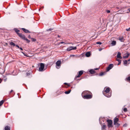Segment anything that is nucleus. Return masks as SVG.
Returning <instances> with one entry per match:
<instances>
[{"label": "nucleus", "mask_w": 130, "mask_h": 130, "mask_svg": "<svg viewBox=\"0 0 130 130\" xmlns=\"http://www.w3.org/2000/svg\"><path fill=\"white\" fill-rule=\"evenodd\" d=\"M128 61H130V59H129L128 60Z\"/></svg>", "instance_id": "56"}, {"label": "nucleus", "mask_w": 130, "mask_h": 130, "mask_svg": "<svg viewBox=\"0 0 130 130\" xmlns=\"http://www.w3.org/2000/svg\"><path fill=\"white\" fill-rule=\"evenodd\" d=\"M119 121V119L117 118H115L114 119V123L118 122Z\"/></svg>", "instance_id": "21"}, {"label": "nucleus", "mask_w": 130, "mask_h": 130, "mask_svg": "<svg viewBox=\"0 0 130 130\" xmlns=\"http://www.w3.org/2000/svg\"><path fill=\"white\" fill-rule=\"evenodd\" d=\"M14 30L15 31V32L17 33V34L18 33H19L18 32L20 31V30L17 28H14Z\"/></svg>", "instance_id": "23"}, {"label": "nucleus", "mask_w": 130, "mask_h": 130, "mask_svg": "<svg viewBox=\"0 0 130 130\" xmlns=\"http://www.w3.org/2000/svg\"><path fill=\"white\" fill-rule=\"evenodd\" d=\"M61 64V61L60 60H58L56 62V67L58 69L60 68Z\"/></svg>", "instance_id": "5"}, {"label": "nucleus", "mask_w": 130, "mask_h": 130, "mask_svg": "<svg viewBox=\"0 0 130 130\" xmlns=\"http://www.w3.org/2000/svg\"><path fill=\"white\" fill-rule=\"evenodd\" d=\"M113 65L112 64H110L109 66L107 67L106 71H109L113 67Z\"/></svg>", "instance_id": "7"}, {"label": "nucleus", "mask_w": 130, "mask_h": 130, "mask_svg": "<svg viewBox=\"0 0 130 130\" xmlns=\"http://www.w3.org/2000/svg\"><path fill=\"white\" fill-rule=\"evenodd\" d=\"M64 84L66 88H67L69 87L70 86V84L67 83H64Z\"/></svg>", "instance_id": "13"}, {"label": "nucleus", "mask_w": 130, "mask_h": 130, "mask_svg": "<svg viewBox=\"0 0 130 130\" xmlns=\"http://www.w3.org/2000/svg\"><path fill=\"white\" fill-rule=\"evenodd\" d=\"M121 53L120 52H118L117 56V58H118L121 59L122 57L121 56Z\"/></svg>", "instance_id": "11"}, {"label": "nucleus", "mask_w": 130, "mask_h": 130, "mask_svg": "<svg viewBox=\"0 0 130 130\" xmlns=\"http://www.w3.org/2000/svg\"><path fill=\"white\" fill-rule=\"evenodd\" d=\"M103 94L107 97L109 98L111 96V91L110 90H105L103 91Z\"/></svg>", "instance_id": "1"}, {"label": "nucleus", "mask_w": 130, "mask_h": 130, "mask_svg": "<svg viewBox=\"0 0 130 130\" xmlns=\"http://www.w3.org/2000/svg\"><path fill=\"white\" fill-rule=\"evenodd\" d=\"M71 91V90H69L68 91H66L64 92V93L66 94H68Z\"/></svg>", "instance_id": "24"}, {"label": "nucleus", "mask_w": 130, "mask_h": 130, "mask_svg": "<svg viewBox=\"0 0 130 130\" xmlns=\"http://www.w3.org/2000/svg\"><path fill=\"white\" fill-rule=\"evenodd\" d=\"M4 101L2 100L0 101V106H1L4 102Z\"/></svg>", "instance_id": "27"}, {"label": "nucleus", "mask_w": 130, "mask_h": 130, "mask_svg": "<svg viewBox=\"0 0 130 130\" xmlns=\"http://www.w3.org/2000/svg\"><path fill=\"white\" fill-rule=\"evenodd\" d=\"M118 39L121 42H124V39L123 37H119Z\"/></svg>", "instance_id": "12"}, {"label": "nucleus", "mask_w": 130, "mask_h": 130, "mask_svg": "<svg viewBox=\"0 0 130 130\" xmlns=\"http://www.w3.org/2000/svg\"><path fill=\"white\" fill-rule=\"evenodd\" d=\"M72 50H75L76 49V47L72 46Z\"/></svg>", "instance_id": "39"}, {"label": "nucleus", "mask_w": 130, "mask_h": 130, "mask_svg": "<svg viewBox=\"0 0 130 130\" xmlns=\"http://www.w3.org/2000/svg\"><path fill=\"white\" fill-rule=\"evenodd\" d=\"M40 9H39V11H40Z\"/></svg>", "instance_id": "59"}, {"label": "nucleus", "mask_w": 130, "mask_h": 130, "mask_svg": "<svg viewBox=\"0 0 130 130\" xmlns=\"http://www.w3.org/2000/svg\"><path fill=\"white\" fill-rule=\"evenodd\" d=\"M2 81L1 79L0 78V83H1Z\"/></svg>", "instance_id": "52"}, {"label": "nucleus", "mask_w": 130, "mask_h": 130, "mask_svg": "<svg viewBox=\"0 0 130 130\" xmlns=\"http://www.w3.org/2000/svg\"><path fill=\"white\" fill-rule=\"evenodd\" d=\"M127 124L126 123L125 124H124L123 125V126L124 127H126L127 126Z\"/></svg>", "instance_id": "38"}, {"label": "nucleus", "mask_w": 130, "mask_h": 130, "mask_svg": "<svg viewBox=\"0 0 130 130\" xmlns=\"http://www.w3.org/2000/svg\"><path fill=\"white\" fill-rule=\"evenodd\" d=\"M96 43L97 44H101L102 43L100 42H97Z\"/></svg>", "instance_id": "37"}, {"label": "nucleus", "mask_w": 130, "mask_h": 130, "mask_svg": "<svg viewBox=\"0 0 130 130\" xmlns=\"http://www.w3.org/2000/svg\"><path fill=\"white\" fill-rule=\"evenodd\" d=\"M107 126L109 128L112 127L113 126L112 125V121L111 120H107Z\"/></svg>", "instance_id": "4"}, {"label": "nucleus", "mask_w": 130, "mask_h": 130, "mask_svg": "<svg viewBox=\"0 0 130 130\" xmlns=\"http://www.w3.org/2000/svg\"><path fill=\"white\" fill-rule=\"evenodd\" d=\"M31 39L32 41L35 42V41H36V39H34V38H31Z\"/></svg>", "instance_id": "35"}, {"label": "nucleus", "mask_w": 130, "mask_h": 130, "mask_svg": "<svg viewBox=\"0 0 130 130\" xmlns=\"http://www.w3.org/2000/svg\"><path fill=\"white\" fill-rule=\"evenodd\" d=\"M126 79L127 81L130 82V76L127 77Z\"/></svg>", "instance_id": "28"}, {"label": "nucleus", "mask_w": 130, "mask_h": 130, "mask_svg": "<svg viewBox=\"0 0 130 130\" xmlns=\"http://www.w3.org/2000/svg\"><path fill=\"white\" fill-rule=\"evenodd\" d=\"M28 38H29V39H30L31 38V37H30V35H29L28 36Z\"/></svg>", "instance_id": "45"}, {"label": "nucleus", "mask_w": 130, "mask_h": 130, "mask_svg": "<svg viewBox=\"0 0 130 130\" xmlns=\"http://www.w3.org/2000/svg\"><path fill=\"white\" fill-rule=\"evenodd\" d=\"M5 130H10V127L6 126L5 128Z\"/></svg>", "instance_id": "20"}, {"label": "nucleus", "mask_w": 130, "mask_h": 130, "mask_svg": "<svg viewBox=\"0 0 130 130\" xmlns=\"http://www.w3.org/2000/svg\"><path fill=\"white\" fill-rule=\"evenodd\" d=\"M53 29H52V28H49V29H47L46 30L47 31H51Z\"/></svg>", "instance_id": "40"}, {"label": "nucleus", "mask_w": 130, "mask_h": 130, "mask_svg": "<svg viewBox=\"0 0 130 130\" xmlns=\"http://www.w3.org/2000/svg\"><path fill=\"white\" fill-rule=\"evenodd\" d=\"M18 35L20 37L24 40L26 38L25 37V36L21 33H18Z\"/></svg>", "instance_id": "9"}, {"label": "nucleus", "mask_w": 130, "mask_h": 130, "mask_svg": "<svg viewBox=\"0 0 130 130\" xmlns=\"http://www.w3.org/2000/svg\"><path fill=\"white\" fill-rule=\"evenodd\" d=\"M15 46L16 47H17L18 48H20V47H19V46L18 45H15Z\"/></svg>", "instance_id": "44"}, {"label": "nucleus", "mask_w": 130, "mask_h": 130, "mask_svg": "<svg viewBox=\"0 0 130 130\" xmlns=\"http://www.w3.org/2000/svg\"><path fill=\"white\" fill-rule=\"evenodd\" d=\"M89 72L92 74H94L95 73V71L93 69H90L89 70Z\"/></svg>", "instance_id": "10"}, {"label": "nucleus", "mask_w": 130, "mask_h": 130, "mask_svg": "<svg viewBox=\"0 0 130 130\" xmlns=\"http://www.w3.org/2000/svg\"><path fill=\"white\" fill-rule=\"evenodd\" d=\"M19 93H18L17 94V95H18V96H19Z\"/></svg>", "instance_id": "57"}, {"label": "nucleus", "mask_w": 130, "mask_h": 130, "mask_svg": "<svg viewBox=\"0 0 130 130\" xmlns=\"http://www.w3.org/2000/svg\"><path fill=\"white\" fill-rule=\"evenodd\" d=\"M106 73L105 72L103 73V72H101L99 74V76H102L103 75L105 74Z\"/></svg>", "instance_id": "29"}, {"label": "nucleus", "mask_w": 130, "mask_h": 130, "mask_svg": "<svg viewBox=\"0 0 130 130\" xmlns=\"http://www.w3.org/2000/svg\"><path fill=\"white\" fill-rule=\"evenodd\" d=\"M127 10H128L130 12V8H128Z\"/></svg>", "instance_id": "53"}, {"label": "nucleus", "mask_w": 130, "mask_h": 130, "mask_svg": "<svg viewBox=\"0 0 130 130\" xmlns=\"http://www.w3.org/2000/svg\"><path fill=\"white\" fill-rule=\"evenodd\" d=\"M22 30L24 31L25 33H30V32L28 30L26 29H25L24 28H22Z\"/></svg>", "instance_id": "14"}, {"label": "nucleus", "mask_w": 130, "mask_h": 130, "mask_svg": "<svg viewBox=\"0 0 130 130\" xmlns=\"http://www.w3.org/2000/svg\"><path fill=\"white\" fill-rule=\"evenodd\" d=\"M104 89H110V88L108 87H105Z\"/></svg>", "instance_id": "33"}, {"label": "nucleus", "mask_w": 130, "mask_h": 130, "mask_svg": "<svg viewBox=\"0 0 130 130\" xmlns=\"http://www.w3.org/2000/svg\"><path fill=\"white\" fill-rule=\"evenodd\" d=\"M21 53H22L24 56H26L24 52H22Z\"/></svg>", "instance_id": "49"}, {"label": "nucleus", "mask_w": 130, "mask_h": 130, "mask_svg": "<svg viewBox=\"0 0 130 130\" xmlns=\"http://www.w3.org/2000/svg\"><path fill=\"white\" fill-rule=\"evenodd\" d=\"M72 46H70V47H68L67 49V50L68 51H70L72 50Z\"/></svg>", "instance_id": "22"}, {"label": "nucleus", "mask_w": 130, "mask_h": 130, "mask_svg": "<svg viewBox=\"0 0 130 130\" xmlns=\"http://www.w3.org/2000/svg\"><path fill=\"white\" fill-rule=\"evenodd\" d=\"M126 30L127 31H130V27L128 28H127L126 29Z\"/></svg>", "instance_id": "41"}, {"label": "nucleus", "mask_w": 130, "mask_h": 130, "mask_svg": "<svg viewBox=\"0 0 130 130\" xmlns=\"http://www.w3.org/2000/svg\"><path fill=\"white\" fill-rule=\"evenodd\" d=\"M123 111L125 112H126L127 111V108H124L123 109Z\"/></svg>", "instance_id": "36"}, {"label": "nucleus", "mask_w": 130, "mask_h": 130, "mask_svg": "<svg viewBox=\"0 0 130 130\" xmlns=\"http://www.w3.org/2000/svg\"><path fill=\"white\" fill-rule=\"evenodd\" d=\"M106 127V126L105 125L103 124L102 126V130H104L105 129Z\"/></svg>", "instance_id": "19"}, {"label": "nucleus", "mask_w": 130, "mask_h": 130, "mask_svg": "<svg viewBox=\"0 0 130 130\" xmlns=\"http://www.w3.org/2000/svg\"><path fill=\"white\" fill-rule=\"evenodd\" d=\"M92 94H89L85 95L82 96L83 98L84 99H91L92 97Z\"/></svg>", "instance_id": "2"}, {"label": "nucleus", "mask_w": 130, "mask_h": 130, "mask_svg": "<svg viewBox=\"0 0 130 130\" xmlns=\"http://www.w3.org/2000/svg\"><path fill=\"white\" fill-rule=\"evenodd\" d=\"M84 72L83 70H81L79 71L78 72V74L77 76H76L75 78H76L77 77H79L83 74V72Z\"/></svg>", "instance_id": "8"}, {"label": "nucleus", "mask_w": 130, "mask_h": 130, "mask_svg": "<svg viewBox=\"0 0 130 130\" xmlns=\"http://www.w3.org/2000/svg\"><path fill=\"white\" fill-rule=\"evenodd\" d=\"M13 91V90H11V91H10V93H11Z\"/></svg>", "instance_id": "54"}, {"label": "nucleus", "mask_w": 130, "mask_h": 130, "mask_svg": "<svg viewBox=\"0 0 130 130\" xmlns=\"http://www.w3.org/2000/svg\"><path fill=\"white\" fill-rule=\"evenodd\" d=\"M114 124L116 125V126L117 127L119 126L120 125V124L118 123V122L114 123Z\"/></svg>", "instance_id": "26"}, {"label": "nucleus", "mask_w": 130, "mask_h": 130, "mask_svg": "<svg viewBox=\"0 0 130 130\" xmlns=\"http://www.w3.org/2000/svg\"><path fill=\"white\" fill-rule=\"evenodd\" d=\"M103 49V48H100L99 49V51H101L102 49Z\"/></svg>", "instance_id": "43"}, {"label": "nucleus", "mask_w": 130, "mask_h": 130, "mask_svg": "<svg viewBox=\"0 0 130 130\" xmlns=\"http://www.w3.org/2000/svg\"><path fill=\"white\" fill-rule=\"evenodd\" d=\"M64 42H61L60 43H61V44H63V43H64Z\"/></svg>", "instance_id": "51"}, {"label": "nucleus", "mask_w": 130, "mask_h": 130, "mask_svg": "<svg viewBox=\"0 0 130 130\" xmlns=\"http://www.w3.org/2000/svg\"><path fill=\"white\" fill-rule=\"evenodd\" d=\"M106 12L107 13H110V11L109 10H106Z\"/></svg>", "instance_id": "42"}, {"label": "nucleus", "mask_w": 130, "mask_h": 130, "mask_svg": "<svg viewBox=\"0 0 130 130\" xmlns=\"http://www.w3.org/2000/svg\"><path fill=\"white\" fill-rule=\"evenodd\" d=\"M117 60L118 61V65H119L121 64V60L119 59H117Z\"/></svg>", "instance_id": "25"}, {"label": "nucleus", "mask_w": 130, "mask_h": 130, "mask_svg": "<svg viewBox=\"0 0 130 130\" xmlns=\"http://www.w3.org/2000/svg\"><path fill=\"white\" fill-rule=\"evenodd\" d=\"M75 55H71L70 56L74 57Z\"/></svg>", "instance_id": "50"}, {"label": "nucleus", "mask_w": 130, "mask_h": 130, "mask_svg": "<svg viewBox=\"0 0 130 130\" xmlns=\"http://www.w3.org/2000/svg\"><path fill=\"white\" fill-rule=\"evenodd\" d=\"M44 63H40V67L39 68V70L40 71L42 72L44 70Z\"/></svg>", "instance_id": "3"}, {"label": "nucleus", "mask_w": 130, "mask_h": 130, "mask_svg": "<svg viewBox=\"0 0 130 130\" xmlns=\"http://www.w3.org/2000/svg\"><path fill=\"white\" fill-rule=\"evenodd\" d=\"M89 94H92L91 92L88 90H86L84 91L82 93V96H83L84 94L85 95Z\"/></svg>", "instance_id": "6"}, {"label": "nucleus", "mask_w": 130, "mask_h": 130, "mask_svg": "<svg viewBox=\"0 0 130 130\" xmlns=\"http://www.w3.org/2000/svg\"><path fill=\"white\" fill-rule=\"evenodd\" d=\"M124 64H127V60H124L123 61Z\"/></svg>", "instance_id": "30"}, {"label": "nucleus", "mask_w": 130, "mask_h": 130, "mask_svg": "<svg viewBox=\"0 0 130 130\" xmlns=\"http://www.w3.org/2000/svg\"><path fill=\"white\" fill-rule=\"evenodd\" d=\"M125 55H126L124 56L123 57V58L124 59H126L129 56L130 54L129 53H127L125 54Z\"/></svg>", "instance_id": "15"}, {"label": "nucleus", "mask_w": 130, "mask_h": 130, "mask_svg": "<svg viewBox=\"0 0 130 130\" xmlns=\"http://www.w3.org/2000/svg\"><path fill=\"white\" fill-rule=\"evenodd\" d=\"M91 55L90 52H87L86 54V56L87 57H89Z\"/></svg>", "instance_id": "17"}, {"label": "nucleus", "mask_w": 130, "mask_h": 130, "mask_svg": "<svg viewBox=\"0 0 130 130\" xmlns=\"http://www.w3.org/2000/svg\"><path fill=\"white\" fill-rule=\"evenodd\" d=\"M24 40L26 41H27V42H28V43L29 42H30V40L26 38H25V39Z\"/></svg>", "instance_id": "34"}, {"label": "nucleus", "mask_w": 130, "mask_h": 130, "mask_svg": "<svg viewBox=\"0 0 130 130\" xmlns=\"http://www.w3.org/2000/svg\"><path fill=\"white\" fill-rule=\"evenodd\" d=\"M116 41H115L113 40L112 42L111 43V46H112L115 45H116Z\"/></svg>", "instance_id": "16"}, {"label": "nucleus", "mask_w": 130, "mask_h": 130, "mask_svg": "<svg viewBox=\"0 0 130 130\" xmlns=\"http://www.w3.org/2000/svg\"><path fill=\"white\" fill-rule=\"evenodd\" d=\"M7 78H5V79H4V81L5 82L7 80Z\"/></svg>", "instance_id": "46"}, {"label": "nucleus", "mask_w": 130, "mask_h": 130, "mask_svg": "<svg viewBox=\"0 0 130 130\" xmlns=\"http://www.w3.org/2000/svg\"><path fill=\"white\" fill-rule=\"evenodd\" d=\"M14 71H13V72L12 73V74L13 75L15 76L16 75L18 74V73H14Z\"/></svg>", "instance_id": "32"}, {"label": "nucleus", "mask_w": 130, "mask_h": 130, "mask_svg": "<svg viewBox=\"0 0 130 130\" xmlns=\"http://www.w3.org/2000/svg\"><path fill=\"white\" fill-rule=\"evenodd\" d=\"M32 71H29L28 72H27L26 73V75L27 76H29L32 73Z\"/></svg>", "instance_id": "18"}, {"label": "nucleus", "mask_w": 130, "mask_h": 130, "mask_svg": "<svg viewBox=\"0 0 130 130\" xmlns=\"http://www.w3.org/2000/svg\"><path fill=\"white\" fill-rule=\"evenodd\" d=\"M127 13H129L128 12H127Z\"/></svg>", "instance_id": "58"}, {"label": "nucleus", "mask_w": 130, "mask_h": 130, "mask_svg": "<svg viewBox=\"0 0 130 130\" xmlns=\"http://www.w3.org/2000/svg\"><path fill=\"white\" fill-rule=\"evenodd\" d=\"M58 37H60V36H59V35H58Z\"/></svg>", "instance_id": "55"}, {"label": "nucleus", "mask_w": 130, "mask_h": 130, "mask_svg": "<svg viewBox=\"0 0 130 130\" xmlns=\"http://www.w3.org/2000/svg\"><path fill=\"white\" fill-rule=\"evenodd\" d=\"M98 69H99V68H95L94 69V70H98Z\"/></svg>", "instance_id": "48"}, {"label": "nucleus", "mask_w": 130, "mask_h": 130, "mask_svg": "<svg viewBox=\"0 0 130 130\" xmlns=\"http://www.w3.org/2000/svg\"><path fill=\"white\" fill-rule=\"evenodd\" d=\"M10 45H13V46H15V44L13 42H11L10 43Z\"/></svg>", "instance_id": "31"}, {"label": "nucleus", "mask_w": 130, "mask_h": 130, "mask_svg": "<svg viewBox=\"0 0 130 130\" xmlns=\"http://www.w3.org/2000/svg\"><path fill=\"white\" fill-rule=\"evenodd\" d=\"M20 50H23V49L22 47H20L19 48Z\"/></svg>", "instance_id": "47"}]
</instances>
